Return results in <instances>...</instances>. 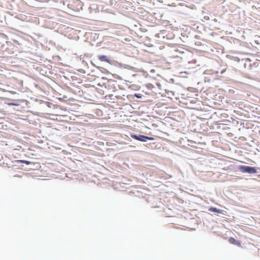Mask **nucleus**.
I'll return each instance as SVG.
<instances>
[{
    "instance_id": "nucleus-5",
    "label": "nucleus",
    "mask_w": 260,
    "mask_h": 260,
    "mask_svg": "<svg viewBox=\"0 0 260 260\" xmlns=\"http://www.w3.org/2000/svg\"><path fill=\"white\" fill-rule=\"evenodd\" d=\"M209 211H211V212H216L217 213H223V210L218 209L216 208H214V207H210L209 209Z\"/></svg>"
},
{
    "instance_id": "nucleus-6",
    "label": "nucleus",
    "mask_w": 260,
    "mask_h": 260,
    "mask_svg": "<svg viewBox=\"0 0 260 260\" xmlns=\"http://www.w3.org/2000/svg\"><path fill=\"white\" fill-rule=\"evenodd\" d=\"M134 96L139 99H140L142 98V95L140 93H136V94H135Z\"/></svg>"
},
{
    "instance_id": "nucleus-7",
    "label": "nucleus",
    "mask_w": 260,
    "mask_h": 260,
    "mask_svg": "<svg viewBox=\"0 0 260 260\" xmlns=\"http://www.w3.org/2000/svg\"><path fill=\"white\" fill-rule=\"evenodd\" d=\"M20 161L22 163H24L26 165H29L30 164V162L28 161H27V160H20Z\"/></svg>"
},
{
    "instance_id": "nucleus-9",
    "label": "nucleus",
    "mask_w": 260,
    "mask_h": 260,
    "mask_svg": "<svg viewBox=\"0 0 260 260\" xmlns=\"http://www.w3.org/2000/svg\"><path fill=\"white\" fill-rule=\"evenodd\" d=\"M129 146H130L131 147H135V146H132V145H130Z\"/></svg>"
},
{
    "instance_id": "nucleus-3",
    "label": "nucleus",
    "mask_w": 260,
    "mask_h": 260,
    "mask_svg": "<svg viewBox=\"0 0 260 260\" xmlns=\"http://www.w3.org/2000/svg\"><path fill=\"white\" fill-rule=\"evenodd\" d=\"M229 241L230 243L231 244H235V245H237L239 246H241V243L240 241H238L236 240H235L234 238L233 237H230L229 239Z\"/></svg>"
},
{
    "instance_id": "nucleus-1",
    "label": "nucleus",
    "mask_w": 260,
    "mask_h": 260,
    "mask_svg": "<svg viewBox=\"0 0 260 260\" xmlns=\"http://www.w3.org/2000/svg\"><path fill=\"white\" fill-rule=\"evenodd\" d=\"M239 169L242 173H248L249 174H254L257 173L256 169L255 167L247 166H240Z\"/></svg>"
},
{
    "instance_id": "nucleus-8",
    "label": "nucleus",
    "mask_w": 260,
    "mask_h": 260,
    "mask_svg": "<svg viewBox=\"0 0 260 260\" xmlns=\"http://www.w3.org/2000/svg\"><path fill=\"white\" fill-rule=\"evenodd\" d=\"M9 105H17V104H14V103H9L8 104Z\"/></svg>"
},
{
    "instance_id": "nucleus-4",
    "label": "nucleus",
    "mask_w": 260,
    "mask_h": 260,
    "mask_svg": "<svg viewBox=\"0 0 260 260\" xmlns=\"http://www.w3.org/2000/svg\"><path fill=\"white\" fill-rule=\"evenodd\" d=\"M98 58L101 61H105L107 62H109V60L108 58V57L106 55H99Z\"/></svg>"
},
{
    "instance_id": "nucleus-2",
    "label": "nucleus",
    "mask_w": 260,
    "mask_h": 260,
    "mask_svg": "<svg viewBox=\"0 0 260 260\" xmlns=\"http://www.w3.org/2000/svg\"><path fill=\"white\" fill-rule=\"evenodd\" d=\"M131 137L137 140L140 141L142 142L146 141V140H153L154 138L152 137H149L144 135L137 136L134 134H131Z\"/></svg>"
}]
</instances>
